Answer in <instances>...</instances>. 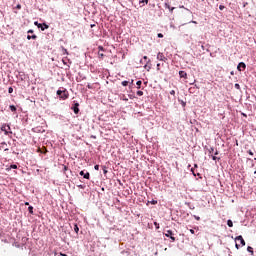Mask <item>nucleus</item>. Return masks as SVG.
Here are the masks:
<instances>
[{
    "label": "nucleus",
    "mask_w": 256,
    "mask_h": 256,
    "mask_svg": "<svg viewBox=\"0 0 256 256\" xmlns=\"http://www.w3.org/2000/svg\"><path fill=\"white\" fill-rule=\"evenodd\" d=\"M143 59H145V61H147L148 57H147V56H144Z\"/></svg>",
    "instance_id": "44"
},
{
    "label": "nucleus",
    "mask_w": 256,
    "mask_h": 256,
    "mask_svg": "<svg viewBox=\"0 0 256 256\" xmlns=\"http://www.w3.org/2000/svg\"><path fill=\"white\" fill-rule=\"evenodd\" d=\"M179 76L181 77V79H187V72L179 71Z\"/></svg>",
    "instance_id": "10"
},
{
    "label": "nucleus",
    "mask_w": 256,
    "mask_h": 256,
    "mask_svg": "<svg viewBox=\"0 0 256 256\" xmlns=\"http://www.w3.org/2000/svg\"><path fill=\"white\" fill-rule=\"evenodd\" d=\"M166 9H169L170 13H173L175 11V7H171L169 4L165 3Z\"/></svg>",
    "instance_id": "11"
},
{
    "label": "nucleus",
    "mask_w": 256,
    "mask_h": 256,
    "mask_svg": "<svg viewBox=\"0 0 256 256\" xmlns=\"http://www.w3.org/2000/svg\"><path fill=\"white\" fill-rule=\"evenodd\" d=\"M180 9H185V6H180Z\"/></svg>",
    "instance_id": "47"
},
{
    "label": "nucleus",
    "mask_w": 256,
    "mask_h": 256,
    "mask_svg": "<svg viewBox=\"0 0 256 256\" xmlns=\"http://www.w3.org/2000/svg\"><path fill=\"white\" fill-rule=\"evenodd\" d=\"M75 115L79 114V103H75L74 106L72 107Z\"/></svg>",
    "instance_id": "9"
},
{
    "label": "nucleus",
    "mask_w": 256,
    "mask_h": 256,
    "mask_svg": "<svg viewBox=\"0 0 256 256\" xmlns=\"http://www.w3.org/2000/svg\"><path fill=\"white\" fill-rule=\"evenodd\" d=\"M136 95H138V97H143V91L141 90L137 91Z\"/></svg>",
    "instance_id": "17"
},
{
    "label": "nucleus",
    "mask_w": 256,
    "mask_h": 256,
    "mask_svg": "<svg viewBox=\"0 0 256 256\" xmlns=\"http://www.w3.org/2000/svg\"><path fill=\"white\" fill-rule=\"evenodd\" d=\"M208 151H209V156L213 157V153L215 152V149L214 148H210Z\"/></svg>",
    "instance_id": "15"
},
{
    "label": "nucleus",
    "mask_w": 256,
    "mask_h": 256,
    "mask_svg": "<svg viewBox=\"0 0 256 256\" xmlns=\"http://www.w3.org/2000/svg\"><path fill=\"white\" fill-rule=\"evenodd\" d=\"M4 151H9V148H5Z\"/></svg>",
    "instance_id": "49"
},
{
    "label": "nucleus",
    "mask_w": 256,
    "mask_h": 256,
    "mask_svg": "<svg viewBox=\"0 0 256 256\" xmlns=\"http://www.w3.org/2000/svg\"><path fill=\"white\" fill-rule=\"evenodd\" d=\"M158 38L159 39H163V34L162 33H158Z\"/></svg>",
    "instance_id": "29"
},
{
    "label": "nucleus",
    "mask_w": 256,
    "mask_h": 256,
    "mask_svg": "<svg viewBox=\"0 0 256 256\" xmlns=\"http://www.w3.org/2000/svg\"><path fill=\"white\" fill-rule=\"evenodd\" d=\"M34 24L36 25V27L41 29V31H45V29H49V25H47L46 23L41 24L39 22H35Z\"/></svg>",
    "instance_id": "3"
},
{
    "label": "nucleus",
    "mask_w": 256,
    "mask_h": 256,
    "mask_svg": "<svg viewBox=\"0 0 256 256\" xmlns=\"http://www.w3.org/2000/svg\"><path fill=\"white\" fill-rule=\"evenodd\" d=\"M80 175L84 177V179H90L91 177V174H89V172L85 173V171H80Z\"/></svg>",
    "instance_id": "8"
},
{
    "label": "nucleus",
    "mask_w": 256,
    "mask_h": 256,
    "mask_svg": "<svg viewBox=\"0 0 256 256\" xmlns=\"http://www.w3.org/2000/svg\"><path fill=\"white\" fill-rule=\"evenodd\" d=\"M235 241H240L241 246L245 247V239H243V236H237Z\"/></svg>",
    "instance_id": "5"
},
{
    "label": "nucleus",
    "mask_w": 256,
    "mask_h": 256,
    "mask_svg": "<svg viewBox=\"0 0 256 256\" xmlns=\"http://www.w3.org/2000/svg\"><path fill=\"white\" fill-rule=\"evenodd\" d=\"M192 173H193V168L191 169Z\"/></svg>",
    "instance_id": "57"
},
{
    "label": "nucleus",
    "mask_w": 256,
    "mask_h": 256,
    "mask_svg": "<svg viewBox=\"0 0 256 256\" xmlns=\"http://www.w3.org/2000/svg\"><path fill=\"white\" fill-rule=\"evenodd\" d=\"M98 50V52L105 51V48H103V46H98Z\"/></svg>",
    "instance_id": "24"
},
{
    "label": "nucleus",
    "mask_w": 256,
    "mask_h": 256,
    "mask_svg": "<svg viewBox=\"0 0 256 256\" xmlns=\"http://www.w3.org/2000/svg\"><path fill=\"white\" fill-rule=\"evenodd\" d=\"M194 219H196V221H201V217L196 216V215H194Z\"/></svg>",
    "instance_id": "25"
},
{
    "label": "nucleus",
    "mask_w": 256,
    "mask_h": 256,
    "mask_svg": "<svg viewBox=\"0 0 256 256\" xmlns=\"http://www.w3.org/2000/svg\"><path fill=\"white\" fill-rule=\"evenodd\" d=\"M157 59L159 61H167V57H165V55H163V53L159 52L158 55H157Z\"/></svg>",
    "instance_id": "6"
},
{
    "label": "nucleus",
    "mask_w": 256,
    "mask_h": 256,
    "mask_svg": "<svg viewBox=\"0 0 256 256\" xmlns=\"http://www.w3.org/2000/svg\"><path fill=\"white\" fill-rule=\"evenodd\" d=\"M25 205H29V202H25Z\"/></svg>",
    "instance_id": "52"
},
{
    "label": "nucleus",
    "mask_w": 256,
    "mask_h": 256,
    "mask_svg": "<svg viewBox=\"0 0 256 256\" xmlns=\"http://www.w3.org/2000/svg\"><path fill=\"white\" fill-rule=\"evenodd\" d=\"M246 67H247V65H245L244 62H240V63L238 64V66H237V69H238V71H242V69L245 70Z\"/></svg>",
    "instance_id": "7"
},
{
    "label": "nucleus",
    "mask_w": 256,
    "mask_h": 256,
    "mask_svg": "<svg viewBox=\"0 0 256 256\" xmlns=\"http://www.w3.org/2000/svg\"><path fill=\"white\" fill-rule=\"evenodd\" d=\"M170 95H175V90L170 91Z\"/></svg>",
    "instance_id": "39"
},
{
    "label": "nucleus",
    "mask_w": 256,
    "mask_h": 256,
    "mask_svg": "<svg viewBox=\"0 0 256 256\" xmlns=\"http://www.w3.org/2000/svg\"><path fill=\"white\" fill-rule=\"evenodd\" d=\"M227 225H228V227H233V221L232 220H228L227 221Z\"/></svg>",
    "instance_id": "18"
},
{
    "label": "nucleus",
    "mask_w": 256,
    "mask_h": 256,
    "mask_svg": "<svg viewBox=\"0 0 256 256\" xmlns=\"http://www.w3.org/2000/svg\"><path fill=\"white\" fill-rule=\"evenodd\" d=\"M8 93H13V87L8 88Z\"/></svg>",
    "instance_id": "27"
},
{
    "label": "nucleus",
    "mask_w": 256,
    "mask_h": 256,
    "mask_svg": "<svg viewBox=\"0 0 256 256\" xmlns=\"http://www.w3.org/2000/svg\"><path fill=\"white\" fill-rule=\"evenodd\" d=\"M244 117H247V114H242Z\"/></svg>",
    "instance_id": "51"
},
{
    "label": "nucleus",
    "mask_w": 256,
    "mask_h": 256,
    "mask_svg": "<svg viewBox=\"0 0 256 256\" xmlns=\"http://www.w3.org/2000/svg\"><path fill=\"white\" fill-rule=\"evenodd\" d=\"M67 169H68L67 166H64V171H67Z\"/></svg>",
    "instance_id": "46"
},
{
    "label": "nucleus",
    "mask_w": 256,
    "mask_h": 256,
    "mask_svg": "<svg viewBox=\"0 0 256 256\" xmlns=\"http://www.w3.org/2000/svg\"><path fill=\"white\" fill-rule=\"evenodd\" d=\"M192 23H197L196 21H192Z\"/></svg>",
    "instance_id": "55"
},
{
    "label": "nucleus",
    "mask_w": 256,
    "mask_h": 256,
    "mask_svg": "<svg viewBox=\"0 0 256 256\" xmlns=\"http://www.w3.org/2000/svg\"><path fill=\"white\" fill-rule=\"evenodd\" d=\"M124 101H129V99H127V98H124Z\"/></svg>",
    "instance_id": "50"
},
{
    "label": "nucleus",
    "mask_w": 256,
    "mask_h": 256,
    "mask_svg": "<svg viewBox=\"0 0 256 256\" xmlns=\"http://www.w3.org/2000/svg\"><path fill=\"white\" fill-rule=\"evenodd\" d=\"M10 111H12V113H15V111H17V107H15V105H10Z\"/></svg>",
    "instance_id": "13"
},
{
    "label": "nucleus",
    "mask_w": 256,
    "mask_h": 256,
    "mask_svg": "<svg viewBox=\"0 0 256 256\" xmlns=\"http://www.w3.org/2000/svg\"><path fill=\"white\" fill-rule=\"evenodd\" d=\"M212 159H213V161H217V159H219V158L217 156L212 155Z\"/></svg>",
    "instance_id": "32"
},
{
    "label": "nucleus",
    "mask_w": 256,
    "mask_h": 256,
    "mask_svg": "<svg viewBox=\"0 0 256 256\" xmlns=\"http://www.w3.org/2000/svg\"><path fill=\"white\" fill-rule=\"evenodd\" d=\"M28 211H29V213H30L31 215H33V206H29V207H28Z\"/></svg>",
    "instance_id": "22"
},
{
    "label": "nucleus",
    "mask_w": 256,
    "mask_h": 256,
    "mask_svg": "<svg viewBox=\"0 0 256 256\" xmlns=\"http://www.w3.org/2000/svg\"><path fill=\"white\" fill-rule=\"evenodd\" d=\"M194 167H197V164H195Z\"/></svg>",
    "instance_id": "56"
},
{
    "label": "nucleus",
    "mask_w": 256,
    "mask_h": 256,
    "mask_svg": "<svg viewBox=\"0 0 256 256\" xmlns=\"http://www.w3.org/2000/svg\"><path fill=\"white\" fill-rule=\"evenodd\" d=\"M214 155H219V151L216 150V151L214 152Z\"/></svg>",
    "instance_id": "42"
},
{
    "label": "nucleus",
    "mask_w": 256,
    "mask_h": 256,
    "mask_svg": "<svg viewBox=\"0 0 256 256\" xmlns=\"http://www.w3.org/2000/svg\"><path fill=\"white\" fill-rule=\"evenodd\" d=\"M95 171H99V165L94 166Z\"/></svg>",
    "instance_id": "33"
},
{
    "label": "nucleus",
    "mask_w": 256,
    "mask_h": 256,
    "mask_svg": "<svg viewBox=\"0 0 256 256\" xmlns=\"http://www.w3.org/2000/svg\"><path fill=\"white\" fill-rule=\"evenodd\" d=\"M10 169H17V165H15V164L11 165Z\"/></svg>",
    "instance_id": "28"
},
{
    "label": "nucleus",
    "mask_w": 256,
    "mask_h": 256,
    "mask_svg": "<svg viewBox=\"0 0 256 256\" xmlns=\"http://www.w3.org/2000/svg\"><path fill=\"white\" fill-rule=\"evenodd\" d=\"M56 95H58L59 99L65 101V99H69V91L67 89L57 90Z\"/></svg>",
    "instance_id": "1"
},
{
    "label": "nucleus",
    "mask_w": 256,
    "mask_h": 256,
    "mask_svg": "<svg viewBox=\"0 0 256 256\" xmlns=\"http://www.w3.org/2000/svg\"><path fill=\"white\" fill-rule=\"evenodd\" d=\"M9 129H11V127H9V125H2L1 127V131H3L5 133V135H9Z\"/></svg>",
    "instance_id": "4"
},
{
    "label": "nucleus",
    "mask_w": 256,
    "mask_h": 256,
    "mask_svg": "<svg viewBox=\"0 0 256 256\" xmlns=\"http://www.w3.org/2000/svg\"><path fill=\"white\" fill-rule=\"evenodd\" d=\"M98 57H99V59H103V57H105V54L98 52Z\"/></svg>",
    "instance_id": "20"
},
{
    "label": "nucleus",
    "mask_w": 256,
    "mask_h": 256,
    "mask_svg": "<svg viewBox=\"0 0 256 256\" xmlns=\"http://www.w3.org/2000/svg\"><path fill=\"white\" fill-rule=\"evenodd\" d=\"M91 27H95V25H94V24H92V25H91Z\"/></svg>",
    "instance_id": "54"
},
{
    "label": "nucleus",
    "mask_w": 256,
    "mask_h": 256,
    "mask_svg": "<svg viewBox=\"0 0 256 256\" xmlns=\"http://www.w3.org/2000/svg\"><path fill=\"white\" fill-rule=\"evenodd\" d=\"M154 225H155L156 229H159V223L154 222Z\"/></svg>",
    "instance_id": "34"
},
{
    "label": "nucleus",
    "mask_w": 256,
    "mask_h": 256,
    "mask_svg": "<svg viewBox=\"0 0 256 256\" xmlns=\"http://www.w3.org/2000/svg\"><path fill=\"white\" fill-rule=\"evenodd\" d=\"M235 247H236V249H239L241 247V245L236 243Z\"/></svg>",
    "instance_id": "41"
},
{
    "label": "nucleus",
    "mask_w": 256,
    "mask_h": 256,
    "mask_svg": "<svg viewBox=\"0 0 256 256\" xmlns=\"http://www.w3.org/2000/svg\"><path fill=\"white\" fill-rule=\"evenodd\" d=\"M219 9H220V11H223V9H225V6L220 5V6H219Z\"/></svg>",
    "instance_id": "30"
},
{
    "label": "nucleus",
    "mask_w": 256,
    "mask_h": 256,
    "mask_svg": "<svg viewBox=\"0 0 256 256\" xmlns=\"http://www.w3.org/2000/svg\"><path fill=\"white\" fill-rule=\"evenodd\" d=\"M74 231L75 233H79V226L77 224L74 225Z\"/></svg>",
    "instance_id": "19"
},
{
    "label": "nucleus",
    "mask_w": 256,
    "mask_h": 256,
    "mask_svg": "<svg viewBox=\"0 0 256 256\" xmlns=\"http://www.w3.org/2000/svg\"><path fill=\"white\" fill-rule=\"evenodd\" d=\"M164 235H165V237H169V239H171L172 243H175V241H176L175 233H173L172 230H166V233Z\"/></svg>",
    "instance_id": "2"
},
{
    "label": "nucleus",
    "mask_w": 256,
    "mask_h": 256,
    "mask_svg": "<svg viewBox=\"0 0 256 256\" xmlns=\"http://www.w3.org/2000/svg\"><path fill=\"white\" fill-rule=\"evenodd\" d=\"M151 204H152V205H157V200H153V201L151 202Z\"/></svg>",
    "instance_id": "35"
},
{
    "label": "nucleus",
    "mask_w": 256,
    "mask_h": 256,
    "mask_svg": "<svg viewBox=\"0 0 256 256\" xmlns=\"http://www.w3.org/2000/svg\"><path fill=\"white\" fill-rule=\"evenodd\" d=\"M140 3H146L147 5V3H149V0H140Z\"/></svg>",
    "instance_id": "26"
},
{
    "label": "nucleus",
    "mask_w": 256,
    "mask_h": 256,
    "mask_svg": "<svg viewBox=\"0 0 256 256\" xmlns=\"http://www.w3.org/2000/svg\"><path fill=\"white\" fill-rule=\"evenodd\" d=\"M87 87H88V89H93V85H91V84H88Z\"/></svg>",
    "instance_id": "36"
},
{
    "label": "nucleus",
    "mask_w": 256,
    "mask_h": 256,
    "mask_svg": "<svg viewBox=\"0 0 256 256\" xmlns=\"http://www.w3.org/2000/svg\"><path fill=\"white\" fill-rule=\"evenodd\" d=\"M190 233H191L192 235H195V230L190 229Z\"/></svg>",
    "instance_id": "38"
},
{
    "label": "nucleus",
    "mask_w": 256,
    "mask_h": 256,
    "mask_svg": "<svg viewBox=\"0 0 256 256\" xmlns=\"http://www.w3.org/2000/svg\"><path fill=\"white\" fill-rule=\"evenodd\" d=\"M79 189H85L84 185H78Z\"/></svg>",
    "instance_id": "37"
},
{
    "label": "nucleus",
    "mask_w": 256,
    "mask_h": 256,
    "mask_svg": "<svg viewBox=\"0 0 256 256\" xmlns=\"http://www.w3.org/2000/svg\"><path fill=\"white\" fill-rule=\"evenodd\" d=\"M122 85L123 87H127V85H129V81H122Z\"/></svg>",
    "instance_id": "23"
},
{
    "label": "nucleus",
    "mask_w": 256,
    "mask_h": 256,
    "mask_svg": "<svg viewBox=\"0 0 256 256\" xmlns=\"http://www.w3.org/2000/svg\"><path fill=\"white\" fill-rule=\"evenodd\" d=\"M235 89H241V86L239 84H235Z\"/></svg>",
    "instance_id": "31"
},
{
    "label": "nucleus",
    "mask_w": 256,
    "mask_h": 256,
    "mask_svg": "<svg viewBox=\"0 0 256 256\" xmlns=\"http://www.w3.org/2000/svg\"><path fill=\"white\" fill-rule=\"evenodd\" d=\"M249 155H253V152L251 150L249 151Z\"/></svg>",
    "instance_id": "45"
},
{
    "label": "nucleus",
    "mask_w": 256,
    "mask_h": 256,
    "mask_svg": "<svg viewBox=\"0 0 256 256\" xmlns=\"http://www.w3.org/2000/svg\"><path fill=\"white\" fill-rule=\"evenodd\" d=\"M62 256H67V254H61Z\"/></svg>",
    "instance_id": "53"
},
{
    "label": "nucleus",
    "mask_w": 256,
    "mask_h": 256,
    "mask_svg": "<svg viewBox=\"0 0 256 256\" xmlns=\"http://www.w3.org/2000/svg\"><path fill=\"white\" fill-rule=\"evenodd\" d=\"M247 252H248V253H251V254L253 255V247L248 246V247H247Z\"/></svg>",
    "instance_id": "16"
},
{
    "label": "nucleus",
    "mask_w": 256,
    "mask_h": 256,
    "mask_svg": "<svg viewBox=\"0 0 256 256\" xmlns=\"http://www.w3.org/2000/svg\"><path fill=\"white\" fill-rule=\"evenodd\" d=\"M104 175H107V166H102Z\"/></svg>",
    "instance_id": "21"
},
{
    "label": "nucleus",
    "mask_w": 256,
    "mask_h": 256,
    "mask_svg": "<svg viewBox=\"0 0 256 256\" xmlns=\"http://www.w3.org/2000/svg\"><path fill=\"white\" fill-rule=\"evenodd\" d=\"M143 84V82L141 80L136 82L137 85V89H141V85Z\"/></svg>",
    "instance_id": "14"
},
{
    "label": "nucleus",
    "mask_w": 256,
    "mask_h": 256,
    "mask_svg": "<svg viewBox=\"0 0 256 256\" xmlns=\"http://www.w3.org/2000/svg\"><path fill=\"white\" fill-rule=\"evenodd\" d=\"M28 41H31V39H37V35H28L27 36Z\"/></svg>",
    "instance_id": "12"
},
{
    "label": "nucleus",
    "mask_w": 256,
    "mask_h": 256,
    "mask_svg": "<svg viewBox=\"0 0 256 256\" xmlns=\"http://www.w3.org/2000/svg\"><path fill=\"white\" fill-rule=\"evenodd\" d=\"M28 33H33V30H28Z\"/></svg>",
    "instance_id": "48"
},
{
    "label": "nucleus",
    "mask_w": 256,
    "mask_h": 256,
    "mask_svg": "<svg viewBox=\"0 0 256 256\" xmlns=\"http://www.w3.org/2000/svg\"><path fill=\"white\" fill-rule=\"evenodd\" d=\"M159 67H161V64H157V70L159 71Z\"/></svg>",
    "instance_id": "43"
},
{
    "label": "nucleus",
    "mask_w": 256,
    "mask_h": 256,
    "mask_svg": "<svg viewBox=\"0 0 256 256\" xmlns=\"http://www.w3.org/2000/svg\"><path fill=\"white\" fill-rule=\"evenodd\" d=\"M16 9H21V4H18L17 6H16Z\"/></svg>",
    "instance_id": "40"
}]
</instances>
